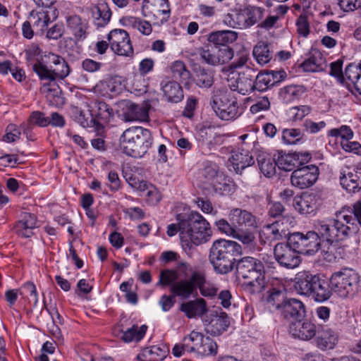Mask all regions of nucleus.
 Returning <instances> with one entry per match:
<instances>
[{
  "mask_svg": "<svg viewBox=\"0 0 361 361\" xmlns=\"http://www.w3.org/2000/svg\"><path fill=\"white\" fill-rule=\"evenodd\" d=\"M179 236L183 247L190 248L192 245H200L210 240L212 231L210 224L197 212H191L187 216L179 214Z\"/></svg>",
  "mask_w": 361,
  "mask_h": 361,
  "instance_id": "1",
  "label": "nucleus"
},
{
  "mask_svg": "<svg viewBox=\"0 0 361 361\" xmlns=\"http://www.w3.org/2000/svg\"><path fill=\"white\" fill-rule=\"evenodd\" d=\"M240 245L235 241L219 239L213 242L209 259L216 273L226 274L235 265V256L240 253Z\"/></svg>",
  "mask_w": 361,
  "mask_h": 361,
  "instance_id": "2",
  "label": "nucleus"
},
{
  "mask_svg": "<svg viewBox=\"0 0 361 361\" xmlns=\"http://www.w3.org/2000/svg\"><path fill=\"white\" fill-rule=\"evenodd\" d=\"M151 132L142 127L126 129L121 135L119 145L126 154L133 157H143L152 144Z\"/></svg>",
  "mask_w": 361,
  "mask_h": 361,
  "instance_id": "3",
  "label": "nucleus"
},
{
  "mask_svg": "<svg viewBox=\"0 0 361 361\" xmlns=\"http://www.w3.org/2000/svg\"><path fill=\"white\" fill-rule=\"evenodd\" d=\"M33 70L41 80L64 79L70 73V68L63 58L49 53L42 62L33 66Z\"/></svg>",
  "mask_w": 361,
  "mask_h": 361,
  "instance_id": "4",
  "label": "nucleus"
},
{
  "mask_svg": "<svg viewBox=\"0 0 361 361\" xmlns=\"http://www.w3.org/2000/svg\"><path fill=\"white\" fill-rule=\"evenodd\" d=\"M334 219L343 240L357 233L361 227V202H356L353 207H343Z\"/></svg>",
  "mask_w": 361,
  "mask_h": 361,
  "instance_id": "5",
  "label": "nucleus"
},
{
  "mask_svg": "<svg viewBox=\"0 0 361 361\" xmlns=\"http://www.w3.org/2000/svg\"><path fill=\"white\" fill-rule=\"evenodd\" d=\"M334 219L343 240L357 233L361 227V202H356L353 207H343Z\"/></svg>",
  "mask_w": 361,
  "mask_h": 361,
  "instance_id": "6",
  "label": "nucleus"
},
{
  "mask_svg": "<svg viewBox=\"0 0 361 361\" xmlns=\"http://www.w3.org/2000/svg\"><path fill=\"white\" fill-rule=\"evenodd\" d=\"M237 271L239 276L247 280L245 283L253 288V290H260L264 283V267L261 261L251 257L242 258L238 263Z\"/></svg>",
  "mask_w": 361,
  "mask_h": 361,
  "instance_id": "7",
  "label": "nucleus"
},
{
  "mask_svg": "<svg viewBox=\"0 0 361 361\" xmlns=\"http://www.w3.org/2000/svg\"><path fill=\"white\" fill-rule=\"evenodd\" d=\"M360 276L354 269L343 268L335 271L330 278V287L333 293L341 298H347L355 291Z\"/></svg>",
  "mask_w": 361,
  "mask_h": 361,
  "instance_id": "8",
  "label": "nucleus"
},
{
  "mask_svg": "<svg viewBox=\"0 0 361 361\" xmlns=\"http://www.w3.org/2000/svg\"><path fill=\"white\" fill-rule=\"evenodd\" d=\"M212 107L222 120H233L240 115L235 97L227 91H219L214 94Z\"/></svg>",
  "mask_w": 361,
  "mask_h": 361,
  "instance_id": "9",
  "label": "nucleus"
},
{
  "mask_svg": "<svg viewBox=\"0 0 361 361\" xmlns=\"http://www.w3.org/2000/svg\"><path fill=\"white\" fill-rule=\"evenodd\" d=\"M290 245L297 250L298 254L312 255L316 253L321 245L319 235L315 231H310L305 235L295 233L290 235Z\"/></svg>",
  "mask_w": 361,
  "mask_h": 361,
  "instance_id": "10",
  "label": "nucleus"
},
{
  "mask_svg": "<svg viewBox=\"0 0 361 361\" xmlns=\"http://www.w3.org/2000/svg\"><path fill=\"white\" fill-rule=\"evenodd\" d=\"M201 59L210 66H219L229 62L234 56L233 49L228 46L207 45L199 51Z\"/></svg>",
  "mask_w": 361,
  "mask_h": 361,
  "instance_id": "11",
  "label": "nucleus"
},
{
  "mask_svg": "<svg viewBox=\"0 0 361 361\" xmlns=\"http://www.w3.org/2000/svg\"><path fill=\"white\" fill-rule=\"evenodd\" d=\"M186 341H191L192 352L201 357L214 356L217 354L216 343L202 333L192 331L186 336Z\"/></svg>",
  "mask_w": 361,
  "mask_h": 361,
  "instance_id": "12",
  "label": "nucleus"
},
{
  "mask_svg": "<svg viewBox=\"0 0 361 361\" xmlns=\"http://www.w3.org/2000/svg\"><path fill=\"white\" fill-rule=\"evenodd\" d=\"M111 50L119 56H130L133 48L128 33L123 29H114L107 36Z\"/></svg>",
  "mask_w": 361,
  "mask_h": 361,
  "instance_id": "13",
  "label": "nucleus"
},
{
  "mask_svg": "<svg viewBox=\"0 0 361 361\" xmlns=\"http://www.w3.org/2000/svg\"><path fill=\"white\" fill-rule=\"evenodd\" d=\"M319 173L318 167L314 164L299 167L291 173V184L299 189L308 188L315 183Z\"/></svg>",
  "mask_w": 361,
  "mask_h": 361,
  "instance_id": "14",
  "label": "nucleus"
},
{
  "mask_svg": "<svg viewBox=\"0 0 361 361\" xmlns=\"http://www.w3.org/2000/svg\"><path fill=\"white\" fill-rule=\"evenodd\" d=\"M340 183L349 192H357L361 189V165H344L340 169Z\"/></svg>",
  "mask_w": 361,
  "mask_h": 361,
  "instance_id": "15",
  "label": "nucleus"
},
{
  "mask_svg": "<svg viewBox=\"0 0 361 361\" xmlns=\"http://www.w3.org/2000/svg\"><path fill=\"white\" fill-rule=\"evenodd\" d=\"M276 260L282 267L294 269L299 266L301 259L297 250L290 245V240L286 243H278L274 250Z\"/></svg>",
  "mask_w": 361,
  "mask_h": 361,
  "instance_id": "16",
  "label": "nucleus"
},
{
  "mask_svg": "<svg viewBox=\"0 0 361 361\" xmlns=\"http://www.w3.org/2000/svg\"><path fill=\"white\" fill-rule=\"evenodd\" d=\"M256 71L247 67L246 71L238 73V77L228 79V85L231 90L246 95L251 93L255 89V78Z\"/></svg>",
  "mask_w": 361,
  "mask_h": 361,
  "instance_id": "17",
  "label": "nucleus"
},
{
  "mask_svg": "<svg viewBox=\"0 0 361 361\" xmlns=\"http://www.w3.org/2000/svg\"><path fill=\"white\" fill-rule=\"evenodd\" d=\"M322 204L321 196L317 193H305L295 197L293 207L301 214L314 215Z\"/></svg>",
  "mask_w": 361,
  "mask_h": 361,
  "instance_id": "18",
  "label": "nucleus"
},
{
  "mask_svg": "<svg viewBox=\"0 0 361 361\" xmlns=\"http://www.w3.org/2000/svg\"><path fill=\"white\" fill-rule=\"evenodd\" d=\"M277 166L286 171H290L295 168L308 162L311 158L310 152H294L286 154L282 152L277 153Z\"/></svg>",
  "mask_w": 361,
  "mask_h": 361,
  "instance_id": "19",
  "label": "nucleus"
},
{
  "mask_svg": "<svg viewBox=\"0 0 361 361\" xmlns=\"http://www.w3.org/2000/svg\"><path fill=\"white\" fill-rule=\"evenodd\" d=\"M126 80L121 76H114L106 80L98 82L94 87V92L104 97H114L121 93L126 88Z\"/></svg>",
  "mask_w": 361,
  "mask_h": 361,
  "instance_id": "20",
  "label": "nucleus"
},
{
  "mask_svg": "<svg viewBox=\"0 0 361 361\" xmlns=\"http://www.w3.org/2000/svg\"><path fill=\"white\" fill-rule=\"evenodd\" d=\"M314 226L316 233L318 235H320L319 239L322 238L323 240L327 243H338V241L344 240L343 237L338 232V226L335 219H326V220H317Z\"/></svg>",
  "mask_w": 361,
  "mask_h": 361,
  "instance_id": "21",
  "label": "nucleus"
},
{
  "mask_svg": "<svg viewBox=\"0 0 361 361\" xmlns=\"http://www.w3.org/2000/svg\"><path fill=\"white\" fill-rule=\"evenodd\" d=\"M83 106L90 112L96 126H101L99 122L108 123L114 116L113 109L105 102L97 100H88L83 102Z\"/></svg>",
  "mask_w": 361,
  "mask_h": 361,
  "instance_id": "22",
  "label": "nucleus"
},
{
  "mask_svg": "<svg viewBox=\"0 0 361 361\" xmlns=\"http://www.w3.org/2000/svg\"><path fill=\"white\" fill-rule=\"evenodd\" d=\"M239 29H247L255 25L263 16L264 9L255 6H247L237 11Z\"/></svg>",
  "mask_w": 361,
  "mask_h": 361,
  "instance_id": "23",
  "label": "nucleus"
},
{
  "mask_svg": "<svg viewBox=\"0 0 361 361\" xmlns=\"http://www.w3.org/2000/svg\"><path fill=\"white\" fill-rule=\"evenodd\" d=\"M204 325L207 334L217 336L227 330L230 322L227 314L220 312L210 314L208 318L204 321Z\"/></svg>",
  "mask_w": 361,
  "mask_h": 361,
  "instance_id": "24",
  "label": "nucleus"
},
{
  "mask_svg": "<svg viewBox=\"0 0 361 361\" xmlns=\"http://www.w3.org/2000/svg\"><path fill=\"white\" fill-rule=\"evenodd\" d=\"M39 226L37 216L29 212L20 214L19 220L14 226L16 234L22 238H30L34 235V230Z\"/></svg>",
  "mask_w": 361,
  "mask_h": 361,
  "instance_id": "25",
  "label": "nucleus"
},
{
  "mask_svg": "<svg viewBox=\"0 0 361 361\" xmlns=\"http://www.w3.org/2000/svg\"><path fill=\"white\" fill-rule=\"evenodd\" d=\"M289 333L295 338L302 341H310L313 338L317 332L316 325L310 321H297L292 322L289 326Z\"/></svg>",
  "mask_w": 361,
  "mask_h": 361,
  "instance_id": "26",
  "label": "nucleus"
},
{
  "mask_svg": "<svg viewBox=\"0 0 361 361\" xmlns=\"http://www.w3.org/2000/svg\"><path fill=\"white\" fill-rule=\"evenodd\" d=\"M228 220L236 228L243 227H256V217L250 212L240 208H233L230 210Z\"/></svg>",
  "mask_w": 361,
  "mask_h": 361,
  "instance_id": "27",
  "label": "nucleus"
},
{
  "mask_svg": "<svg viewBox=\"0 0 361 361\" xmlns=\"http://www.w3.org/2000/svg\"><path fill=\"white\" fill-rule=\"evenodd\" d=\"M317 276V275L312 274L307 271L298 272L294 279L295 291L300 295L309 296L312 293L313 285Z\"/></svg>",
  "mask_w": 361,
  "mask_h": 361,
  "instance_id": "28",
  "label": "nucleus"
},
{
  "mask_svg": "<svg viewBox=\"0 0 361 361\" xmlns=\"http://www.w3.org/2000/svg\"><path fill=\"white\" fill-rule=\"evenodd\" d=\"M233 170L236 173H241L243 169L255 163L254 157L249 150L243 148H238L231 152L229 158Z\"/></svg>",
  "mask_w": 361,
  "mask_h": 361,
  "instance_id": "29",
  "label": "nucleus"
},
{
  "mask_svg": "<svg viewBox=\"0 0 361 361\" xmlns=\"http://www.w3.org/2000/svg\"><path fill=\"white\" fill-rule=\"evenodd\" d=\"M280 312L286 319H298L305 316V307L300 300L288 298L283 301Z\"/></svg>",
  "mask_w": 361,
  "mask_h": 361,
  "instance_id": "30",
  "label": "nucleus"
},
{
  "mask_svg": "<svg viewBox=\"0 0 361 361\" xmlns=\"http://www.w3.org/2000/svg\"><path fill=\"white\" fill-rule=\"evenodd\" d=\"M42 83L40 92L43 94L50 104L61 106L64 103V99L61 95V90L56 82V80H47Z\"/></svg>",
  "mask_w": 361,
  "mask_h": 361,
  "instance_id": "31",
  "label": "nucleus"
},
{
  "mask_svg": "<svg viewBox=\"0 0 361 361\" xmlns=\"http://www.w3.org/2000/svg\"><path fill=\"white\" fill-rule=\"evenodd\" d=\"M317 333V345L321 350H331L338 342V334L331 328L322 327Z\"/></svg>",
  "mask_w": 361,
  "mask_h": 361,
  "instance_id": "32",
  "label": "nucleus"
},
{
  "mask_svg": "<svg viewBox=\"0 0 361 361\" xmlns=\"http://www.w3.org/2000/svg\"><path fill=\"white\" fill-rule=\"evenodd\" d=\"M28 19L37 34H44L50 23L49 10L39 8L31 11Z\"/></svg>",
  "mask_w": 361,
  "mask_h": 361,
  "instance_id": "33",
  "label": "nucleus"
},
{
  "mask_svg": "<svg viewBox=\"0 0 361 361\" xmlns=\"http://www.w3.org/2000/svg\"><path fill=\"white\" fill-rule=\"evenodd\" d=\"M196 291V281L193 279V272L190 279L177 281L170 287V292L182 298H188Z\"/></svg>",
  "mask_w": 361,
  "mask_h": 361,
  "instance_id": "34",
  "label": "nucleus"
},
{
  "mask_svg": "<svg viewBox=\"0 0 361 361\" xmlns=\"http://www.w3.org/2000/svg\"><path fill=\"white\" fill-rule=\"evenodd\" d=\"M123 117L126 121H145L148 118V109L145 105H138L132 102H126Z\"/></svg>",
  "mask_w": 361,
  "mask_h": 361,
  "instance_id": "35",
  "label": "nucleus"
},
{
  "mask_svg": "<svg viewBox=\"0 0 361 361\" xmlns=\"http://www.w3.org/2000/svg\"><path fill=\"white\" fill-rule=\"evenodd\" d=\"M301 66L306 72H319L326 67V59L320 51L313 50L310 57L302 62Z\"/></svg>",
  "mask_w": 361,
  "mask_h": 361,
  "instance_id": "36",
  "label": "nucleus"
},
{
  "mask_svg": "<svg viewBox=\"0 0 361 361\" xmlns=\"http://www.w3.org/2000/svg\"><path fill=\"white\" fill-rule=\"evenodd\" d=\"M180 310L190 319L200 317L207 310L206 302L202 298L183 302Z\"/></svg>",
  "mask_w": 361,
  "mask_h": 361,
  "instance_id": "37",
  "label": "nucleus"
},
{
  "mask_svg": "<svg viewBox=\"0 0 361 361\" xmlns=\"http://www.w3.org/2000/svg\"><path fill=\"white\" fill-rule=\"evenodd\" d=\"M331 293L333 292L330 284L329 285L326 281L317 276L309 297H312L317 302H322L331 297Z\"/></svg>",
  "mask_w": 361,
  "mask_h": 361,
  "instance_id": "38",
  "label": "nucleus"
},
{
  "mask_svg": "<svg viewBox=\"0 0 361 361\" xmlns=\"http://www.w3.org/2000/svg\"><path fill=\"white\" fill-rule=\"evenodd\" d=\"M92 16L94 25L103 27L109 23L111 12L107 4H100L92 8Z\"/></svg>",
  "mask_w": 361,
  "mask_h": 361,
  "instance_id": "39",
  "label": "nucleus"
},
{
  "mask_svg": "<svg viewBox=\"0 0 361 361\" xmlns=\"http://www.w3.org/2000/svg\"><path fill=\"white\" fill-rule=\"evenodd\" d=\"M193 279L196 281V289L199 288L203 296L212 297L216 294L218 288L215 284L207 281L202 272L193 271Z\"/></svg>",
  "mask_w": 361,
  "mask_h": 361,
  "instance_id": "40",
  "label": "nucleus"
},
{
  "mask_svg": "<svg viewBox=\"0 0 361 361\" xmlns=\"http://www.w3.org/2000/svg\"><path fill=\"white\" fill-rule=\"evenodd\" d=\"M238 39V33L233 30H221L211 32L207 40L215 45L225 46L234 42Z\"/></svg>",
  "mask_w": 361,
  "mask_h": 361,
  "instance_id": "41",
  "label": "nucleus"
},
{
  "mask_svg": "<svg viewBox=\"0 0 361 361\" xmlns=\"http://www.w3.org/2000/svg\"><path fill=\"white\" fill-rule=\"evenodd\" d=\"M257 163L260 171L264 176L269 178L275 174L277 158H273L267 153H261L258 155Z\"/></svg>",
  "mask_w": 361,
  "mask_h": 361,
  "instance_id": "42",
  "label": "nucleus"
},
{
  "mask_svg": "<svg viewBox=\"0 0 361 361\" xmlns=\"http://www.w3.org/2000/svg\"><path fill=\"white\" fill-rule=\"evenodd\" d=\"M162 91L169 102L177 103L183 99L181 86L176 81H167L162 85Z\"/></svg>",
  "mask_w": 361,
  "mask_h": 361,
  "instance_id": "43",
  "label": "nucleus"
},
{
  "mask_svg": "<svg viewBox=\"0 0 361 361\" xmlns=\"http://www.w3.org/2000/svg\"><path fill=\"white\" fill-rule=\"evenodd\" d=\"M166 355L164 348L153 345L144 348L137 355L140 361H160Z\"/></svg>",
  "mask_w": 361,
  "mask_h": 361,
  "instance_id": "44",
  "label": "nucleus"
},
{
  "mask_svg": "<svg viewBox=\"0 0 361 361\" xmlns=\"http://www.w3.org/2000/svg\"><path fill=\"white\" fill-rule=\"evenodd\" d=\"M123 24L137 30L144 35H149L152 32V25L147 20L134 16H126L123 18Z\"/></svg>",
  "mask_w": 361,
  "mask_h": 361,
  "instance_id": "45",
  "label": "nucleus"
},
{
  "mask_svg": "<svg viewBox=\"0 0 361 361\" xmlns=\"http://www.w3.org/2000/svg\"><path fill=\"white\" fill-rule=\"evenodd\" d=\"M306 92L303 85H290L281 89L280 98L286 103L290 102L301 97Z\"/></svg>",
  "mask_w": 361,
  "mask_h": 361,
  "instance_id": "46",
  "label": "nucleus"
},
{
  "mask_svg": "<svg viewBox=\"0 0 361 361\" xmlns=\"http://www.w3.org/2000/svg\"><path fill=\"white\" fill-rule=\"evenodd\" d=\"M344 75L361 94V61L357 64L348 65L345 68Z\"/></svg>",
  "mask_w": 361,
  "mask_h": 361,
  "instance_id": "47",
  "label": "nucleus"
},
{
  "mask_svg": "<svg viewBox=\"0 0 361 361\" xmlns=\"http://www.w3.org/2000/svg\"><path fill=\"white\" fill-rule=\"evenodd\" d=\"M68 26L73 30L77 38H85L86 36V30L87 24L85 20L77 15L69 16L67 18Z\"/></svg>",
  "mask_w": 361,
  "mask_h": 361,
  "instance_id": "48",
  "label": "nucleus"
},
{
  "mask_svg": "<svg viewBox=\"0 0 361 361\" xmlns=\"http://www.w3.org/2000/svg\"><path fill=\"white\" fill-rule=\"evenodd\" d=\"M147 326L146 325H133L123 332L122 340L126 343L138 342L145 335Z\"/></svg>",
  "mask_w": 361,
  "mask_h": 361,
  "instance_id": "49",
  "label": "nucleus"
},
{
  "mask_svg": "<svg viewBox=\"0 0 361 361\" xmlns=\"http://www.w3.org/2000/svg\"><path fill=\"white\" fill-rule=\"evenodd\" d=\"M233 238L238 240L249 249H253L256 245L255 235L249 229L237 228Z\"/></svg>",
  "mask_w": 361,
  "mask_h": 361,
  "instance_id": "50",
  "label": "nucleus"
},
{
  "mask_svg": "<svg viewBox=\"0 0 361 361\" xmlns=\"http://www.w3.org/2000/svg\"><path fill=\"white\" fill-rule=\"evenodd\" d=\"M73 116L75 120L84 128H89L96 125L94 117H92L90 112L87 111L85 106L84 109L74 108Z\"/></svg>",
  "mask_w": 361,
  "mask_h": 361,
  "instance_id": "51",
  "label": "nucleus"
},
{
  "mask_svg": "<svg viewBox=\"0 0 361 361\" xmlns=\"http://www.w3.org/2000/svg\"><path fill=\"white\" fill-rule=\"evenodd\" d=\"M253 56L257 61L262 65L267 63L271 59L268 45L264 43H259L254 47Z\"/></svg>",
  "mask_w": 361,
  "mask_h": 361,
  "instance_id": "52",
  "label": "nucleus"
},
{
  "mask_svg": "<svg viewBox=\"0 0 361 361\" xmlns=\"http://www.w3.org/2000/svg\"><path fill=\"white\" fill-rule=\"evenodd\" d=\"M195 81L200 88H209L214 84V74L212 71L200 69L196 73Z\"/></svg>",
  "mask_w": 361,
  "mask_h": 361,
  "instance_id": "53",
  "label": "nucleus"
},
{
  "mask_svg": "<svg viewBox=\"0 0 361 361\" xmlns=\"http://www.w3.org/2000/svg\"><path fill=\"white\" fill-rule=\"evenodd\" d=\"M171 71L173 78L181 81H186L190 77V71L181 61H174L171 66Z\"/></svg>",
  "mask_w": 361,
  "mask_h": 361,
  "instance_id": "54",
  "label": "nucleus"
},
{
  "mask_svg": "<svg viewBox=\"0 0 361 361\" xmlns=\"http://www.w3.org/2000/svg\"><path fill=\"white\" fill-rule=\"evenodd\" d=\"M303 133L300 129H284L282 133V140L286 145H295L302 141Z\"/></svg>",
  "mask_w": 361,
  "mask_h": 361,
  "instance_id": "55",
  "label": "nucleus"
},
{
  "mask_svg": "<svg viewBox=\"0 0 361 361\" xmlns=\"http://www.w3.org/2000/svg\"><path fill=\"white\" fill-rule=\"evenodd\" d=\"M178 279V272L175 270L164 269L161 271L159 274V279L157 282V286H172L173 283H176Z\"/></svg>",
  "mask_w": 361,
  "mask_h": 361,
  "instance_id": "56",
  "label": "nucleus"
},
{
  "mask_svg": "<svg viewBox=\"0 0 361 361\" xmlns=\"http://www.w3.org/2000/svg\"><path fill=\"white\" fill-rule=\"evenodd\" d=\"M271 78L270 77V74H269L268 71L259 73L257 75H255V89L259 91H264L271 87H273V81Z\"/></svg>",
  "mask_w": 361,
  "mask_h": 361,
  "instance_id": "57",
  "label": "nucleus"
},
{
  "mask_svg": "<svg viewBox=\"0 0 361 361\" xmlns=\"http://www.w3.org/2000/svg\"><path fill=\"white\" fill-rule=\"evenodd\" d=\"M337 243H327L326 241L322 245V254L324 259L329 262H334L337 258Z\"/></svg>",
  "mask_w": 361,
  "mask_h": 361,
  "instance_id": "58",
  "label": "nucleus"
},
{
  "mask_svg": "<svg viewBox=\"0 0 361 361\" xmlns=\"http://www.w3.org/2000/svg\"><path fill=\"white\" fill-rule=\"evenodd\" d=\"M249 59V54L247 51L242 50L238 51L234 61L229 65V69L235 70L245 67V71H246L247 67H250L247 64Z\"/></svg>",
  "mask_w": 361,
  "mask_h": 361,
  "instance_id": "59",
  "label": "nucleus"
},
{
  "mask_svg": "<svg viewBox=\"0 0 361 361\" xmlns=\"http://www.w3.org/2000/svg\"><path fill=\"white\" fill-rule=\"evenodd\" d=\"M312 108L308 105H300L291 107L288 110L290 118L294 121H301L303 118L310 114Z\"/></svg>",
  "mask_w": 361,
  "mask_h": 361,
  "instance_id": "60",
  "label": "nucleus"
},
{
  "mask_svg": "<svg viewBox=\"0 0 361 361\" xmlns=\"http://www.w3.org/2000/svg\"><path fill=\"white\" fill-rule=\"evenodd\" d=\"M209 187L215 193L224 195L229 191L230 185L226 183L224 176L220 174L210 183Z\"/></svg>",
  "mask_w": 361,
  "mask_h": 361,
  "instance_id": "61",
  "label": "nucleus"
},
{
  "mask_svg": "<svg viewBox=\"0 0 361 361\" xmlns=\"http://www.w3.org/2000/svg\"><path fill=\"white\" fill-rule=\"evenodd\" d=\"M328 135L331 137H340L342 141L350 140L353 137V132L351 128L345 125L341 126L338 128L330 130Z\"/></svg>",
  "mask_w": 361,
  "mask_h": 361,
  "instance_id": "62",
  "label": "nucleus"
},
{
  "mask_svg": "<svg viewBox=\"0 0 361 361\" xmlns=\"http://www.w3.org/2000/svg\"><path fill=\"white\" fill-rule=\"evenodd\" d=\"M202 175L204 178L202 180L203 187L204 189L210 190L209 185L219 175L217 173L216 166L211 165L205 166L202 172Z\"/></svg>",
  "mask_w": 361,
  "mask_h": 361,
  "instance_id": "63",
  "label": "nucleus"
},
{
  "mask_svg": "<svg viewBox=\"0 0 361 361\" xmlns=\"http://www.w3.org/2000/svg\"><path fill=\"white\" fill-rule=\"evenodd\" d=\"M283 300V293L281 290L274 288L269 291L267 302L271 306L280 311Z\"/></svg>",
  "mask_w": 361,
  "mask_h": 361,
  "instance_id": "64",
  "label": "nucleus"
}]
</instances>
